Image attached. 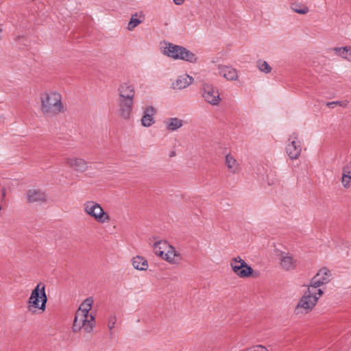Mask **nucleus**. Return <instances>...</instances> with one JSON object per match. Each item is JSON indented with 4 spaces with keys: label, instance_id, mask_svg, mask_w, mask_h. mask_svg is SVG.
I'll return each mask as SVG.
<instances>
[{
    "label": "nucleus",
    "instance_id": "1",
    "mask_svg": "<svg viewBox=\"0 0 351 351\" xmlns=\"http://www.w3.org/2000/svg\"><path fill=\"white\" fill-rule=\"evenodd\" d=\"M94 300L92 297L86 298L75 312L72 330L74 332L90 335L96 326V314L92 311Z\"/></svg>",
    "mask_w": 351,
    "mask_h": 351
},
{
    "label": "nucleus",
    "instance_id": "2",
    "mask_svg": "<svg viewBox=\"0 0 351 351\" xmlns=\"http://www.w3.org/2000/svg\"><path fill=\"white\" fill-rule=\"evenodd\" d=\"M40 111L47 117H53L64 112L62 95L58 90H47L40 97Z\"/></svg>",
    "mask_w": 351,
    "mask_h": 351
},
{
    "label": "nucleus",
    "instance_id": "3",
    "mask_svg": "<svg viewBox=\"0 0 351 351\" xmlns=\"http://www.w3.org/2000/svg\"><path fill=\"white\" fill-rule=\"evenodd\" d=\"M323 294L322 289H315L308 285L293 308L294 315L302 317L309 314L315 308Z\"/></svg>",
    "mask_w": 351,
    "mask_h": 351
},
{
    "label": "nucleus",
    "instance_id": "4",
    "mask_svg": "<svg viewBox=\"0 0 351 351\" xmlns=\"http://www.w3.org/2000/svg\"><path fill=\"white\" fill-rule=\"evenodd\" d=\"M152 247L156 256L170 265H179L183 261L182 254L166 240H156Z\"/></svg>",
    "mask_w": 351,
    "mask_h": 351
},
{
    "label": "nucleus",
    "instance_id": "5",
    "mask_svg": "<svg viewBox=\"0 0 351 351\" xmlns=\"http://www.w3.org/2000/svg\"><path fill=\"white\" fill-rule=\"evenodd\" d=\"M160 52L165 56L174 60H182L192 64L198 62L197 56L186 48L169 42H164L160 45Z\"/></svg>",
    "mask_w": 351,
    "mask_h": 351
},
{
    "label": "nucleus",
    "instance_id": "6",
    "mask_svg": "<svg viewBox=\"0 0 351 351\" xmlns=\"http://www.w3.org/2000/svg\"><path fill=\"white\" fill-rule=\"evenodd\" d=\"M47 302L45 285L43 282H39L32 291L27 300V309L33 313H44L46 310Z\"/></svg>",
    "mask_w": 351,
    "mask_h": 351
},
{
    "label": "nucleus",
    "instance_id": "7",
    "mask_svg": "<svg viewBox=\"0 0 351 351\" xmlns=\"http://www.w3.org/2000/svg\"><path fill=\"white\" fill-rule=\"evenodd\" d=\"M82 208L86 215L99 223L106 224L111 221L110 214L105 211L102 206L96 201H86L84 202Z\"/></svg>",
    "mask_w": 351,
    "mask_h": 351
},
{
    "label": "nucleus",
    "instance_id": "8",
    "mask_svg": "<svg viewBox=\"0 0 351 351\" xmlns=\"http://www.w3.org/2000/svg\"><path fill=\"white\" fill-rule=\"evenodd\" d=\"M230 267L233 273L240 278H249L257 276V273L252 267L239 256L230 261Z\"/></svg>",
    "mask_w": 351,
    "mask_h": 351
},
{
    "label": "nucleus",
    "instance_id": "9",
    "mask_svg": "<svg viewBox=\"0 0 351 351\" xmlns=\"http://www.w3.org/2000/svg\"><path fill=\"white\" fill-rule=\"evenodd\" d=\"M276 256L280 267L286 271L294 270L297 267V261L293 254L288 251L277 250Z\"/></svg>",
    "mask_w": 351,
    "mask_h": 351
},
{
    "label": "nucleus",
    "instance_id": "10",
    "mask_svg": "<svg viewBox=\"0 0 351 351\" xmlns=\"http://www.w3.org/2000/svg\"><path fill=\"white\" fill-rule=\"evenodd\" d=\"M201 93L204 100L214 106H218L221 101L219 90L213 84L205 83L202 86Z\"/></svg>",
    "mask_w": 351,
    "mask_h": 351
},
{
    "label": "nucleus",
    "instance_id": "11",
    "mask_svg": "<svg viewBox=\"0 0 351 351\" xmlns=\"http://www.w3.org/2000/svg\"><path fill=\"white\" fill-rule=\"evenodd\" d=\"M333 278L332 273L330 269L326 267H321L317 274L311 280L308 286L315 289H321V286L328 284Z\"/></svg>",
    "mask_w": 351,
    "mask_h": 351
},
{
    "label": "nucleus",
    "instance_id": "12",
    "mask_svg": "<svg viewBox=\"0 0 351 351\" xmlns=\"http://www.w3.org/2000/svg\"><path fill=\"white\" fill-rule=\"evenodd\" d=\"M285 152L289 158L292 160H297L301 155L302 144L296 134L289 136L286 143Z\"/></svg>",
    "mask_w": 351,
    "mask_h": 351
},
{
    "label": "nucleus",
    "instance_id": "13",
    "mask_svg": "<svg viewBox=\"0 0 351 351\" xmlns=\"http://www.w3.org/2000/svg\"><path fill=\"white\" fill-rule=\"evenodd\" d=\"M218 74L228 82H237L239 79V71L229 64H219L217 66Z\"/></svg>",
    "mask_w": 351,
    "mask_h": 351
},
{
    "label": "nucleus",
    "instance_id": "14",
    "mask_svg": "<svg viewBox=\"0 0 351 351\" xmlns=\"http://www.w3.org/2000/svg\"><path fill=\"white\" fill-rule=\"evenodd\" d=\"M157 108L152 105H146L143 108V114L141 118V124L143 127L149 128L156 123Z\"/></svg>",
    "mask_w": 351,
    "mask_h": 351
},
{
    "label": "nucleus",
    "instance_id": "15",
    "mask_svg": "<svg viewBox=\"0 0 351 351\" xmlns=\"http://www.w3.org/2000/svg\"><path fill=\"white\" fill-rule=\"evenodd\" d=\"M117 91L119 99L134 101L136 90L132 82L126 81L121 83Z\"/></svg>",
    "mask_w": 351,
    "mask_h": 351
},
{
    "label": "nucleus",
    "instance_id": "16",
    "mask_svg": "<svg viewBox=\"0 0 351 351\" xmlns=\"http://www.w3.org/2000/svg\"><path fill=\"white\" fill-rule=\"evenodd\" d=\"M64 162L67 167L80 173L86 171L89 167L86 160L77 156H67L64 158Z\"/></svg>",
    "mask_w": 351,
    "mask_h": 351
},
{
    "label": "nucleus",
    "instance_id": "17",
    "mask_svg": "<svg viewBox=\"0 0 351 351\" xmlns=\"http://www.w3.org/2000/svg\"><path fill=\"white\" fill-rule=\"evenodd\" d=\"M134 101L119 99L118 114L123 120L130 119L132 115Z\"/></svg>",
    "mask_w": 351,
    "mask_h": 351
},
{
    "label": "nucleus",
    "instance_id": "18",
    "mask_svg": "<svg viewBox=\"0 0 351 351\" xmlns=\"http://www.w3.org/2000/svg\"><path fill=\"white\" fill-rule=\"evenodd\" d=\"M194 82V78L187 73L178 75L171 83V87L176 90H182L190 86Z\"/></svg>",
    "mask_w": 351,
    "mask_h": 351
},
{
    "label": "nucleus",
    "instance_id": "19",
    "mask_svg": "<svg viewBox=\"0 0 351 351\" xmlns=\"http://www.w3.org/2000/svg\"><path fill=\"white\" fill-rule=\"evenodd\" d=\"M224 165L228 171L237 175L241 171V165L236 157L231 153H228L224 158Z\"/></svg>",
    "mask_w": 351,
    "mask_h": 351
},
{
    "label": "nucleus",
    "instance_id": "20",
    "mask_svg": "<svg viewBox=\"0 0 351 351\" xmlns=\"http://www.w3.org/2000/svg\"><path fill=\"white\" fill-rule=\"evenodd\" d=\"M25 199L29 203L44 202L47 199V195L42 190L32 188L26 191Z\"/></svg>",
    "mask_w": 351,
    "mask_h": 351
},
{
    "label": "nucleus",
    "instance_id": "21",
    "mask_svg": "<svg viewBox=\"0 0 351 351\" xmlns=\"http://www.w3.org/2000/svg\"><path fill=\"white\" fill-rule=\"evenodd\" d=\"M341 183L344 189L351 187V162H348L341 169Z\"/></svg>",
    "mask_w": 351,
    "mask_h": 351
},
{
    "label": "nucleus",
    "instance_id": "22",
    "mask_svg": "<svg viewBox=\"0 0 351 351\" xmlns=\"http://www.w3.org/2000/svg\"><path fill=\"white\" fill-rule=\"evenodd\" d=\"M184 121L178 117H169L163 122L165 129L169 132L179 130L184 125Z\"/></svg>",
    "mask_w": 351,
    "mask_h": 351
},
{
    "label": "nucleus",
    "instance_id": "23",
    "mask_svg": "<svg viewBox=\"0 0 351 351\" xmlns=\"http://www.w3.org/2000/svg\"><path fill=\"white\" fill-rule=\"evenodd\" d=\"M145 16L142 12L133 14L128 24V29L129 31L134 30L138 25L143 22Z\"/></svg>",
    "mask_w": 351,
    "mask_h": 351
},
{
    "label": "nucleus",
    "instance_id": "24",
    "mask_svg": "<svg viewBox=\"0 0 351 351\" xmlns=\"http://www.w3.org/2000/svg\"><path fill=\"white\" fill-rule=\"evenodd\" d=\"M132 264L134 269L139 271H146L149 267L147 261L141 256L134 257L132 259Z\"/></svg>",
    "mask_w": 351,
    "mask_h": 351
},
{
    "label": "nucleus",
    "instance_id": "25",
    "mask_svg": "<svg viewBox=\"0 0 351 351\" xmlns=\"http://www.w3.org/2000/svg\"><path fill=\"white\" fill-rule=\"evenodd\" d=\"M335 55L350 62L351 58V47H337L333 49Z\"/></svg>",
    "mask_w": 351,
    "mask_h": 351
},
{
    "label": "nucleus",
    "instance_id": "26",
    "mask_svg": "<svg viewBox=\"0 0 351 351\" xmlns=\"http://www.w3.org/2000/svg\"><path fill=\"white\" fill-rule=\"evenodd\" d=\"M256 66L261 72L265 74H269L272 71L271 66L268 64L267 61L263 60H258L256 62Z\"/></svg>",
    "mask_w": 351,
    "mask_h": 351
},
{
    "label": "nucleus",
    "instance_id": "27",
    "mask_svg": "<svg viewBox=\"0 0 351 351\" xmlns=\"http://www.w3.org/2000/svg\"><path fill=\"white\" fill-rule=\"evenodd\" d=\"M326 106L328 108H334L336 106H341L342 108H347L348 106V101H346V100L330 101V102H328L326 104Z\"/></svg>",
    "mask_w": 351,
    "mask_h": 351
},
{
    "label": "nucleus",
    "instance_id": "28",
    "mask_svg": "<svg viewBox=\"0 0 351 351\" xmlns=\"http://www.w3.org/2000/svg\"><path fill=\"white\" fill-rule=\"evenodd\" d=\"M291 9L296 13L305 14L308 12V8L305 5H293Z\"/></svg>",
    "mask_w": 351,
    "mask_h": 351
},
{
    "label": "nucleus",
    "instance_id": "29",
    "mask_svg": "<svg viewBox=\"0 0 351 351\" xmlns=\"http://www.w3.org/2000/svg\"><path fill=\"white\" fill-rule=\"evenodd\" d=\"M117 323V317L114 314H111L108 317V328L109 330H112Z\"/></svg>",
    "mask_w": 351,
    "mask_h": 351
},
{
    "label": "nucleus",
    "instance_id": "30",
    "mask_svg": "<svg viewBox=\"0 0 351 351\" xmlns=\"http://www.w3.org/2000/svg\"><path fill=\"white\" fill-rule=\"evenodd\" d=\"M173 3L176 5H182L184 4L185 0H172Z\"/></svg>",
    "mask_w": 351,
    "mask_h": 351
},
{
    "label": "nucleus",
    "instance_id": "31",
    "mask_svg": "<svg viewBox=\"0 0 351 351\" xmlns=\"http://www.w3.org/2000/svg\"><path fill=\"white\" fill-rule=\"evenodd\" d=\"M5 195V191H4L3 193V196L4 197Z\"/></svg>",
    "mask_w": 351,
    "mask_h": 351
}]
</instances>
